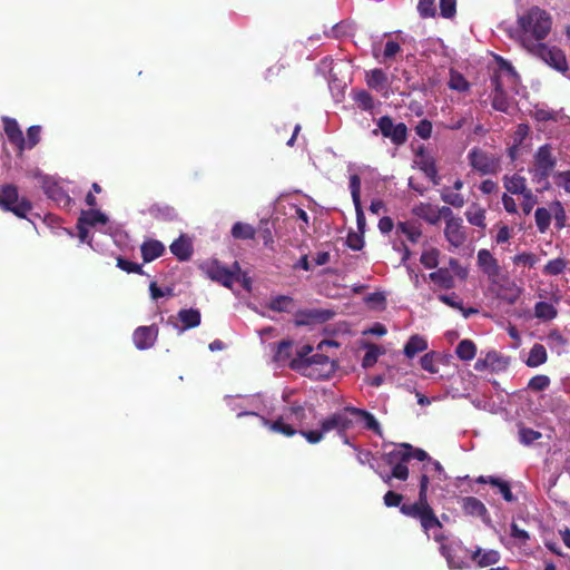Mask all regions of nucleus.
Returning <instances> with one entry per match:
<instances>
[{
    "instance_id": "1",
    "label": "nucleus",
    "mask_w": 570,
    "mask_h": 570,
    "mask_svg": "<svg viewBox=\"0 0 570 570\" xmlns=\"http://www.w3.org/2000/svg\"><path fill=\"white\" fill-rule=\"evenodd\" d=\"M551 29V14L538 6H532L518 14L517 38L527 51L530 50L532 46L542 43L550 35Z\"/></svg>"
},
{
    "instance_id": "2",
    "label": "nucleus",
    "mask_w": 570,
    "mask_h": 570,
    "mask_svg": "<svg viewBox=\"0 0 570 570\" xmlns=\"http://www.w3.org/2000/svg\"><path fill=\"white\" fill-rule=\"evenodd\" d=\"M401 513L420 521L421 528L425 534L433 532V538L438 542H443L445 537L440 532L443 528L442 523L434 513L432 507L428 502V478L420 479L419 499L413 503H404L401 505Z\"/></svg>"
},
{
    "instance_id": "3",
    "label": "nucleus",
    "mask_w": 570,
    "mask_h": 570,
    "mask_svg": "<svg viewBox=\"0 0 570 570\" xmlns=\"http://www.w3.org/2000/svg\"><path fill=\"white\" fill-rule=\"evenodd\" d=\"M557 166V157L553 154V147L550 144L540 146L533 154L532 164L529 173L532 180L537 184L544 183L543 189L549 188L548 178Z\"/></svg>"
},
{
    "instance_id": "4",
    "label": "nucleus",
    "mask_w": 570,
    "mask_h": 570,
    "mask_svg": "<svg viewBox=\"0 0 570 570\" xmlns=\"http://www.w3.org/2000/svg\"><path fill=\"white\" fill-rule=\"evenodd\" d=\"M205 275L213 282H217L227 288H233L235 281H239L240 266L237 262L232 268H227L218 261L206 262L200 266Z\"/></svg>"
},
{
    "instance_id": "5",
    "label": "nucleus",
    "mask_w": 570,
    "mask_h": 570,
    "mask_svg": "<svg viewBox=\"0 0 570 570\" xmlns=\"http://www.w3.org/2000/svg\"><path fill=\"white\" fill-rule=\"evenodd\" d=\"M528 52L537 58H540L548 66L563 75L569 70L564 52L556 46L550 47L542 42L538 46H532Z\"/></svg>"
},
{
    "instance_id": "6",
    "label": "nucleus",
    "mask_w": 570,
    "mask_h": 570,
    "mask_svg": "<svg viewBox=\"0 0 570 570\" xmlns=\"http://www.w3.org/2000/svg\"><path fill=\"white\" fill-rule=\"evenodd\" d=\"M468 158L470 166L481 175H495L501 170V158L488 151L473 148Z\"/></svg>"
},
{
    "instance_id": "7",
    "label": "nucleus",
    "mask_w": 570,
    "mask_h": 570,
    "mask_svg": "<svg viewBox=\"0 0 570 570\" xmlns=\"http://www.w3.org/2000/svg\"><path fill=\"white\" fill-rule=\"evenodd\" d=\"M377 129L373 130V135H377L379 131L383 137L389 138L394 145L401 146L407 139V128L405 124H394L390 116H382L377 119Z\"/></svg>"
},
{
    "instance_id": "8",
    "label": "nucleus",
    "mask_w": 570,
    "mask_h": 570,
    "mask_svg": "<svg viewBox=\"0 0 570 570\" xmlns=\"http://www.w3.org/2000/svg\"><path fill=\"white\" fill-rule=\"evenodd\" d=\"M386 464H392L395 460L416 459L421 462H429L432 458L422 449H415L409 443H402L399 449H394L383 455Z\"/></svg>"
},
{
    "instance_id": "9",
    "label": "nucleus",
    "mask_w": 570,
    "mask_h": 570,
    "mask_svg": "<svg viewBox=\"0 0 570 570\" xmlns=\"http://www.w3.org/2000/svg\"><path fill=\"white\" fill-rule=\"evenodd\" d=\"M158 337V326H139L132 334V341L135 346L140 350H148L153 347Z\"/></svg>"
},
{
    "instance_id": "10",
    "label": "nucleus",
    "mask_w": 570,
    "mask_h": 570,
    "mask_svg": "<svg viewBox=\"0 0 570 570\" xmlns=\"http://www.w3.org/2000/svg\"><path fill=\"white\" fill-rule=\"evenodd\" d=\"M348 413L344 409L342 412L334 413L323 420L321 422L323 432L337 431L338 434H344L353 425L352 420L347 416Z\"/></svg>"
},
{
    "instance_id": "11",
    "label": "nucleus",
    "mask_w": 570,
    "mask_h": 570,
    "mask_svg": "<svg viewBox=\"0 0 570 570\" xmlns=\"http://www.w3.org/2000/svg\"><path fill=\"white\" fill-rule=\"evenodd\" d=\"M444 236L446 240L453 247H460L466 239L465 232L463 229V220L462 218L451 219L446 222L444 228Z\"/></svg>"
},
{
    "instance_id": "12",
    "label": "nucleus",
    "mask_w": 570,
    "mask_h": 570,
    "mask_svg": "<svg viewBox=\"0 0 570 570\" xmlns=\"http://www.w3.org/2000/svg\"><path fill=\"white\" fill-rule=\"evenodd\" d=\"M478 265L482 272L491 279L497 278L501 273L498 261L488 249H480L478 252Z\"/></svg>"
},
{
    "instance_id": "13",
    "label": "nucleus",
    "mask_w": 570,
    "mask_h": 570,
    "mask_svg": "<svg viewBox=\"0 0 570 570\" xmlns=\"http://www.w3.org/2000/svg\"><path fill=\"white\" fill-rule=\"evenodd\" d=\"M4 124V132L9 139V141L14 145L20 151L26 148V139L23 134L18 125V122L9 117L3 118Z\"/></svg>"
},
{
    "instance_id": "14",
    "label": "nucleus",
    "mask_w": 570,
    "mask_h": 570,
    "mask_svg": "<svg viewBox=\"0 0 570 570\" xmlns=\"http://www.w3.org/2000/svg\"><path fill=\"white\" fill-rule=\"evenodd\" d=\"M500 553L497 550H483L481 548H476L471 553V559L481 568H485L492 564H495L500 561Z\"/></svg>"
},
{
    "instance_id": "15",
    "label": "nucleus",
    "mask_w": 570,
    "mask_h": 570,
    "mask_svg": "<svg viewBox=\"0 0 570 570\" xmlns=\"http://www.w3.org/2000/svg\"><path fill=\"white\" fill-rule=\"evenodd\" d=\"M492 85L494 87L492 95V107L495 110L508 112L510 108V102L498 77H494L492 79Z\"/></svg>"
},
{
    "instance_id": "16",
    "label": "nucleus",
    "mask_w": 570,
    "mask_h": 570,
    "mask_svg": "<svg viewBox=\"0 0 570 570\" xmlns=\"http://www.w3.org/2000/svg\"><path fill=\"white\" fill-rule=\"evenodd\" d=\"M178 320L183 323L179 332L197 327L200 324L202 315L196 308H184L178 312Z\"/></svg>"
},
{
    "instance_id": "17",
    "label": "nucleus",
    "mask_w": 570,
    "mask_h": 570,
    "mask_svg": "<svg viewBox=\"0 0 570 570\" xmlns=\"http://www.w3.org/2000/svg\"><path fill=\"white\" fill-rule=\"evenodd\" d=\"M503 185H504V188L513 195L522 196L525 191L529 190V188L527 187L525 178L518 174H514L512 176H508V175L504 176Z\"/></svg>"
},
{
    "instance_id": "18",
    "label": "nucleus",
    "mask_w": 570,
    "mask_h": 570,
    "mask_svg": "<svg viewBox=\"0 0 570 570\" xmlns=\"http://www.w3.org/2000/svg\"><path fill=\"white\" fill-rule=\"evenodd\" d=\"M141 255L146 263L160 257L165 252V246L159 240L150 239L142 243Z\"/></svg>"
},
{
    "instance_id": "19",
    "label": "nucleus",
    "mask_w": 570,
    "mask_h": 570,
    "mask_svg": "<svg viewBox=\"0 0 570 570\" xmlns=\"http://www.w3.org/2000/svg\"><path fill=\"white\" fill-rule=\"evenodd\" d=\"M412 213L431 225L438 224L436 207L429 203H420L412 208Z\"/></svg>"
},
{
    "instance_id": "20",
    "label": "nucleus",
    "mask_w": 570,
    "mask_h": 570,
    "mask_svg": "<svg viewBox=\"0 0 570 570\" xmlns=\"http://www.w3.org/2000/svg\"><path fill=\"white\" fill-rule=\"evenodd\" d=\"M367 86L377 91L387 89V76L382 69H373L366 73Z\"/></svg>"
},
{
    "instance_id": "21",
    "label": "nucleus",
    "mask_w": 570,
    "mask_h": 570,
    "mask_svg": "<svg viewBox=\"0 0 570 570\" xmlns=\"http://www.w3.org/2000/svg\"><path fill=\"white\" fill-rule=\"evenodd\" d=\"M424 475L428 478V483L430 482V478L438 481H445L448 479V475L441 463L433 459L429 460V462L423 465V473L421 476Z\"/></svg>"
},
{
    "instance_id": "22",
    "label": "nucleus",
    "mask_w": 570,
    "mask_h": 570,
    "mask_svg": "<svg viewBox=\"0 0 570 570\" xmlns=\"http://www.w3.org/2000/svg\"><path fill=\"white\" fill-rule=\"evenodd\" d=\"M262 424L269 429L272 432L281 433L286 436H293L296 434V430L292 428L289 424L284 423L283 417L277 419L276 421H269L264 416H261Z\"/></svg>"
},
{
    "instance_id": "23",
    "label": "nucleus",
    "mask_w": 570,
    "mask_h": 570,
    "mask_svg": "<svg viewBox=\"0 0 570 570\" xmlns=\"http://www.w3.org/2000/svg\"><path fill=\"white\" fill-rule=\"evenodd\" d=\"M170 250L179 261H187L191 256V245L185 237L176 239L170 245Z\"/></svg>"
},
{
    "instance_id": "24",
    "label": "nucleus",
    "mask_w": 570,
    "mask_h": 570,
    "mask_svg": "<svg viewBox=\"0 0 570 570\" xmlns=\"http://www.w3.org/2000/svg\"><path fill=\"white\" fill-rule=\"evenodd\" d=\"M429 278L445 289L454 287V278L448 268H439L438 271L430 273Z\"/></svg>"
},
{
    "instance_id": "25",
    "label": "nucleus",
    "mask_w": 570,
    "mask_h": 570,
    "mask_svg": "<svg viewBox=\"0 0 570 570\" xmlns=\"http://www.w3.org/2000/svg\"><path fill=\"white\" fill-rule=\"evenodd\" d=\"M428 348V342L420 335H412L404 346V354L412 358L417 353L423 352Z\"/></svg>"
},
{
    "instance_id": "26",
    "label": "nucleus",
    "mask_w": 570,
    "mask_h": 570,
    "mask_svg": "<svg viewBox=\"0 0 570 570\" xmlns=\"http://www.w3.org/2000/svg\"><path fill=\"white\" fill-rule=\"evenodd\" d=\"M345 412H350L353 415L362 417V420L365 422L366 429L380 433V423L370 412L354 406H346Z\"/></svg>"
},
{
    "instance_id": "27",
    "label": "nucleus",
    "mask_w": 570,
    "mask_h": 570,
    "mask_svg": "<svg viewBox=\"0 0 570 570\" xmlns=\"http://www.w3.org/2000/svg\"><path fill=\"white\" fill-rule=\"evenodd\" d=\"M558 315L557 308L548 302H538L534 305V316L543 322L551 321Z\"/></svg>"
},
{
    "instance_id": "28",
    "label": "nucleus",
    "mask_w": 570,
    "mask_h": 570,
    "mask_svg": "<svg viewBox=\"0 0 570 570\" xmlns=\"http://www.w3.org/2000/svg\"><path fill=\"white\" fill-rule=\"evenodd\" d=\"M396 233L404 235L412 243H416L422 235L420 227L411 222L399 223Z\"/></svg>"
},
{
    "instance_id": "29",
    "label": "nucleus",
    "mask_w": 570,
    "mask_h": 570,
    "mask_svg": "<svg viewBox=\"0 0 570 570\" xmlns=\"http://www.w3.org/2000/svg\"><path fill=\"white\" fill-rule=\"evenodd\" d=\"M551 218H554V225L558 229L567 226V214L560 200H553L550 204Z\"/></svg>"
},
{
    "instance_id": "30",
    "label": "nucleus",
    "mask_w": 570,
    "mask_h": 570,
    "mask_svg": "<svg viewBox=\"0 0 570 570\" xmlns=\"http://www.w3.org/2000/svg\"><path fill=\"white\" fill-rule=\"evenodd\" d=\"M547 361L546 347L541 344H534L530 350L527 365L530 367H537Z\"/></svg>"
},
{
    "instance_id": "31",
    "label": "nucleus",
    "mask_w": 570,
    "mask_h": 570,
    "mask_svg": "<svg viewBox=\"0 0 570 570\" xmlns=\"http://www.w3.org/2000/svg\"><path fill=\"white\" fill-rule=\"evenodd\" d=\"M230 233L236 239H253L256 235V230L252 225L242 222L235 223Z\"/></svg>"
},
{
    "instance_id": "32",
    "label": "nucleus",
    "mask_w": 570,
    "mask_h": 570,
    "mask_svg": "<svg viewBox=\"0 0 570 570\" xmlns=\"http://www.w3.org/2000/svg\"><path fill=\"white\" fill-rule=\"evenodd\" d=\"M79 219L88 226L106 224L108 222V217L96 209L82 210Z\"/></svg>"
},
{
    "instance_id": "33",
    "label": "nucleus",
    "mask_w": 570,
    "mask_h": 570,
    "mask_svg": "<svg viewBox=\"0 0 570 570\" xmlns=\"http://www.w3.org/2000/svg\"><path fill=\"white\" fill-rule=\"evenodd\" d=\"M463 510L471 515H482L487 512L485 505L476 498L466 497L463 499Z\"/></svg>"
},
{
    "instance_id": "34",
    "label": "nucleus",
    "mask_w": 570,
    "mask_h": 570,
    "mask_svg": "<svg viewBox=\"0 0 570 570\" xmlns=\"http://www.w3.org/2000/svg\"><path fill=\"white\" fill-rule=\"evenodd\" d=\"M468 222L478 227H485V210L478 205H472L466 212Z\"/></svg>"
},
{
    "instance_id": "35",
    "label": "nucleus",
    "mask_w": 570,
    "mask_h": 570,
    "mask_svg": "<svg viewBox=\"0 0 570 570\" xmlns=\"http://www.w3.org/2000/svg\"><path fill=\"white\" fill-rule=\"evenodd\" d=\"M535 225L540 233H546L551 223L550 207H538L534 212Z\"/></svg>"
},
{
    "instance_id": "36",
    "label": "nucleus",
    "mask_w": 570,
    "mask_h": 570,
    "mask_svg": "<svg viewBox=\"0 0 570 570\" xmlns=\"http://www.w3.org/2000/svg\"><path fill=\"white\" fill-rule=\"evenodd\" d=\"M448 86L450 89L459 92H465L470 89V83L466 81V79L459 71L453 69L450 70V79Z\"/></svg>"
},
{
    "instance_id": "37",
    "label": "nucleus",
    "mask_w": 570,
    "mask_h": 570,
    "mask_svg": "<svg viewBox=\"0 0 570 570\" xmlns=\"http://www.w3.org/2000/svg\"><path fill=\"white\" fill-rule=\"evenodd\" d=\"M475 352V344L470 340H463L456 346V355L463 361H471L474 358Z\"/></svg>"
},
{
    "instance_id": "38",
    "label": "nucleus",
    "mask_w": 570,
    "mask_h": 570,
    "mask_svg": "<svg viewBox=\"0 0 570 570\" xmlns=\"http://www.w3.org/2000/svg\"><path fill=\"white\" fill-rule=\"evenodd\" d=\"M19 199L18 190L13 185H6L2 187V195L0 197L1 207L6 209L12 204H16Z\"/></svg>"
},
{
    "instance_id": "39",
    "label": "nucleus",
    "mask_w": 570,
    "mask_h": 570,
    "mask_svg": "<svg viewBox=\"0 0 570 570\" xmlns=\"http://www.w3.org/2000/svg\"><path fill=\"white\" fill-rule=\"evenodd\" d=\"M440 551H441V554L446 559L448 564L451 569L462 570V569L469 568V564L466 562H464L463 560L456 559L452 554V549L450 546L442 543L440 547Z\"/></svg>"
},
{
    "instance_id": "40",
    "label": "nucleus",
    "mask_w": 570,
    "mask_h": 570,
    "mask_svg": "<svg viewBox=\"0 0 570 570\" xmlns=\"http://www.w3.org/2000/svg\"><path fill=\"white\" fill-rule=\"evenodd\" d=\"M382 354H384V348L374 344L368 345L362 361V366L365 368L373 366Z\"/></svg>"
},
{
    "instance_id": "41",
    "label": "nucleus",
    "mask_w": 570,
    "mask_h": 570,
    "mask_svg": "<svg viewBox=\"0 0 570 570\" xmlns=\"http://www.w3.org/2000/svg\"><path fill=\"white\" fill-rule=\"evenodd\" d=\"M441 199L455 208H461L464 206L465 200L461 194L453 193L449 188H443L441 191Z\"/></svg>"
},
{
    "instance_id": "42",
    "label": "nucleus",
    "mask_w": 570,
    "mask_h": 570,
    "mask_svg": "<svg viewBox=\"0 0 570 570\" xmlns=\"http://www.w3.org/2000/svg\"><path fill=\"white\" fill-rule=\"evenodd\" d=\"M293 305L289 296L281 295L271 299L268 307L275 312H287Z\"/></svg>"
},
{
    "instance_id": "43",
    "label": "nucleus",
    "mask_w": 570,
    "mask_h": 570,
    "mask_svg": "<svg viewBox=\"0 0 570 570\" xmlns=\"http://www.w3.org/2000/svg\"><path fill=\"white\" fill-rule=\"evenodd\" d=\"M542 434L530 428H519V441L524 445H531L534 441L539 440Z\"/></svg>"
},
{
    "instance_id": "44",
    "label": "nucleus",
    "mask_w": 570,
    "mask_h": 570,
    "mask_svg": "<svg viewBox=\"0 0 570 570\" xmlns=\"http://www.w3.org/2000/svg\"><path fill=\"white\" fill-rule=\"evenodd\" d=\"M439 249L430 248L422 253L420 261L426 268H435L439 264Z\"/></svg>"
},
{
    "instance_id": "45",
    "label": "nucleus",
    "mask_w": 570,
    "mask_h": 570,
    "mask_svg": "<svg viewBox=\"0 0 570 570\" xmlns=\"http://www.w3.org/2000/svg\"><path fill=\"white\" fill-rule=\"evenodd\" d=\"M567 267V262L563 258H556L552 261H549L546 266L543 267V273L546 275H559L561 274Z\"/></svg>"
},
{
    "instance_id": "46",
    "label": "nucleus",
    "mask_w": 570,
    "mask_h": 570,
    "mask_svg": "<svg viewBox=\"0 0 570 570\" xmlns=\"http://www.w3.org/2000/svg\"><path fill=\"white\" fill-rule=\"evenodd\" d=\"M292 341H282L277 344L274 360L276 362H286L291 357Z\"/></svg>"
},
{
    "instance_id": "47",
    "label": "nucleus",
    "mask_w": 570,
    "mask_h": 570,
    "mask_svg": "<svg viewBox=\"0 0 570 570\" xmlns=\"http://www.w3.org/2000/svg\"><path fill=\"white\" fill-rule=\"evenodd\" d=\"M406 460H395L392 464V475H394L395 479L405 481L409 478V468L406 465Z\"/></svg>"
},
{
    "instance_id": "48",
    "label": "nucleus",
    "mask_w": 570,
    "mask_h": 570,
    "mask_svg": "<svg viewBox=\"0 0 570 570\" xmlns=\"http://www.w3.org/2000/svg\"><path fill=\"white\" fill-rule=\"evenodd\" d=\"M31 204L27 199L22 198L18 200L16 204H12L10 207H7L6 210L12 212L20 218H26L27 214L31 210Z\"/></svg>"
},
{
    "instance_id": "49",
    "label": "nucleus",
    "mask_w": 570,
    "mask_h": 570,
    "mask_svg": "<svg viewBox=\"0 0 570 570\" xmlns=\"http://www.w3.org/2000/svg\"><path fill=\"white\" fill-rule=\"evenodd\" d=\"M321 316L322 313L318 311L301 312L296 314L295 323L297 325H307L313 321L323 320Z\"/></svg>"
},
{
    "instance_id": "50",
    "label": "nucleus",
    "mask_w": 570,
    "mask_h": 570,
    "mask_svg": "<svg viewBox=\"0 0 570 570\" xmlns=\"http://www.w3.org/2000/svg\"><path fill=\"white\" fill-rule=\"evenodd\" d=\"M417 11L422 18H432L435 16L434 0H420Z\"/></svg>"
},
{
    "instance_id": "51",
    "label": "nucleus",
    "mask_w": 570,
    "mask_h": 570,
    "mask_svg": "<svg viewBox=\"0 0 570 570\" xmlns=\"http://www.w3.org/2000/svg\"><path fill=\"white\" fill-rule=\"evenodd\" d=\"M350 189L353 204L361 203V178L358 175H352L350 177Z\"/></svg>"
},
{
    "instance_id": "52",
    "label": "nucleus",
    "mask_w": 570,
    "mask_h": 570,
    "mask_svg": "<svg viewBox=\"0 0 570 570\" xmlns=\"http://www.w3.org/2000/svg\"><path fill=\"white\" fill-rule=\"evenodd\" d=\"M40 126H31L27 130L26 148H33L40 141Z\"/></svg>"
},
{
    "instance_id": "53",
    "label": "nucleus",
    "mask_w": 570,
    "mask_h": 570,
    "mask_svg": "<svg viewBox=\"0 0 570 570\" xmlns=\"http://www.w3.org/2000/svg\"><path fill=\"white\" fill-rule=\"evenodd\" d=\"M522 198H523L522 204H521L522 212L525 215H529L538 202L537 196L532 193L531 189H529L528 191H525L522 195Z\"/></svg>"
},
{
    "instance_id": "54",
    "label": "nucleus",
    "mask_w": 570,
    "mask_h": 570,
    "mask_svg": "<svg viewBox=\"0 0 570 570\" xmlns=\"http://www.w3.org/2000/svg\"><path fill=\"white\" fill-rule=\"evenodd\" d=\"M421 169L424 171L434 184H438V169L432 159H424L421 164Z\"/></svg>"
},
{
    "instance_id": "55",
    "label": "nucleus",
    "mask_w": 570,
    "mask_h": 570,
    "mask_svg": "<svg viewBox=\"0 0 570 570\" xmlns=\"http://www.w3.org/2000/svg\"><path fill=\"white\" fill-rule=\"evenodd\" d=\"M553 178L558 187L570 194V170L559 171L553 175Z\"/></svg>"
},
{
    "instance_id": "56",
    "label": "nucleus",
    "mask_w": 570,
    "mask_h": 570,
    "mask_svg": "<svg viewBox=\"0 0 570 570\" xmlns=\"http://www.w3.org/2000/svg\"><path fill=\"white\" fill-rule=\"evenodd\" d=\"M441 16L452 18L456 12V0H440Z\"/></svg>"
},
{
    "instance_id": "57",
    "label": "nucleus",
    "mask_w": 570,
    "mask_h": 570,
    "mask_svg": "<svg viewBox=\"0 0 570 570\" xmlns=\"http://www.w3.org/2000/svg\"><path fill=\"white\" fill-rule=\"evenodd\" d=\"M550 384V379L546 375H537L529 382V387L533 391H543Z\"/></svg>"
},
{
    "instance_id": "58",
    "label": "nucleus",
    "mask_w": 570,
    "mask_h": 570,
    "mask_svg": "<svg viewBox=\"0 0 570 570\" xmlns=\"http://www.w3.org/2000/svg\"><path fill=\"white\" fill-rule=\"evenodd\" d=\"M538 262V257L531 253H521L513 258L517 265L533 267Z\"/></svg>"
},
{
    "instance_id": "59",
    "label": "nucleus",
    "mask_w": 570,
    "mask_h": 570,
    "mask_svg": "<svg viewBox=\"0 0 570 570\" xmlns=\"http://www.w3.org/2000/svg\"><path fill=\"white\" fill-rule=\"evenodd\" d=\"M402 500H403V495L400 493H396L394 491H387L383 497L384 504L387 508H395V507L401 508Z\"/></svg>"
},
{
    "instance_id": "60",
    "label": "nucleus",
    "mask_w": 570,
    "mask_h": 570,
    "mask_svg": "<svg viewBox=\"0 0 570 570\" xmlns=\"http://www.w3.org/2000/svg\"><path fill=\"white\" fill-rule=\"evenodd\" d=\"M117 267H119L120 269L127 272V273H137V274H142V269H141V266L136 264V263H132L130 261H127L125 258H117Z\"/></svg>"
},
{
    "instance_id": "61",
    "label": "nucleus",
    "mask_w": 570,
    "mask_h": 570,
    "mask_svg": "<svg viewBox=\"0 0 570 570\" xmlns=\"http://www.w3.org/2000/svg\"><path fill=\"white\" fill-rule=\"evenodd\" d=\"M416 135L422 139H429L432 134V122L423 119L415 127Z\"/></svg>"
},
{
    "instance_id": "62",
    "label": "nucleus",
    "mask_w": 570,
    "mask_h": 570,
    "mask_svg": "<svg viewBox=\"0 0 570 570\" xmlns=\"http://www.w3.org/2000/svg\"><path fill=\"white\" fill-rule=\"evenodd\" d=\"M371 469H373V470L379 474V476L382 479V481H383L386 485H389V487H393L392 481H393V479H395V478H394V475H392V471H391V472H387V471H386L385 469H383V468L381 466V464H379V463H371Z\"/></svg>"
},
{
    "instance_id": "63",
    "label": "nucleus",
    "mask_w": 570,
    "mask_h": 570,
    "mask_svg": "<svg viewBox=\"0 0 570 570\" xmlns=\"http://www.w3.org/2000/svg\"><path fill=\"white\" fill-rule=\"evenodd\" d=\"M438 298L446 304L448 306L455 308V309H463V304L461 301H458V295L455 293H452L450 295L441 294L438 296Z\"/></svg>"
},
{
    "instance_id": "64",
    "label": "nucleus",
    "mask_w": 570,
    "mask_h": 570,
    "mask_svg": "<svg viewBox=\"0 0 570 570\" xmlns=\"http://www.w3.org/2000/svg\"><path fill=\"white\" fill-rule=\"evenodd\" d=\"M346 244L354 250H360L364 245V239L356 233H350L346 238Z\"/></svg>"
}]
</instances>
